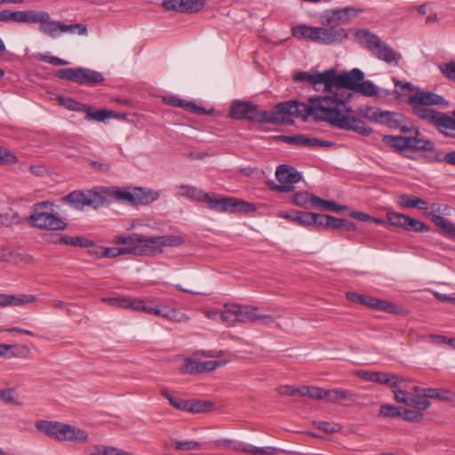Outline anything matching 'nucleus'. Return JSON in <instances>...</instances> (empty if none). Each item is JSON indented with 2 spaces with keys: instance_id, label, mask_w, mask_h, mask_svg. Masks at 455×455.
Wrapping results in <instances>:
<instances>
[{
  "instance_id": "nucleus-15",
  "label": "nucleus",
  "mask_w": 455,
  "mask_h": 455,
  "mask_svg": "<svg viewBox=\"0 0 455 455\" xmlns=\"http://www.w3.org/2000/svg\"><path fill=\"white\" fill-rule=\"evenodd\" d=\"M148 256L161 253L165 246H180L184 243L183 238L179 235L147 236Z\"/></svg>"
},
{
  "instance_id": "nucleus-3",
  "label": "nucleus",
  "mask_w": 455,
  "mask_h": 455,
  "mask_svg": "<svg viewBox=\"0 0 455 455\" xmlns=\"http://www.w3.org/2000/svg\"><path fill=\"white\" fill-rule=\"evenodd\" d=\"M313 111L309 100H307V102L291 100L276 104L272 111H258L257 107H255L252 121L275 124H291L293 123L292 117L307 121L309 117H313Z\"/></svg>"
},
{
  "instance_id": "nucleus-52",
  "label": "nucleus",
  "mask_w": 455,
  "mask_h": 455,
  "mask_svg": "<svg viewBox=\"0 0 455 455\" xmlns=\"http://www.w3.org/2000/svg\"><path fill=\"white\" fill-rule=\"evenodd\" d=\"M419 132H415V145L413 150L418 151H434L435 144L429 140L419 138Z\"/></svg>"
},
{
  "instance_id": "nucleus-35",
  "label": "nucleus",
  "mask_w": 455,
  "mask_h": 455,
  "mask_svg": "<svg viewBox=\"0 0 455 455\" xmlns=\"http://www.w3.org/2000/svg\"><path fill=\"white\" fill-rule=\"evenodd\" d=\"M39 11L25 10L12 11V22L33 24L36 23Z\"/></svg>"
},
{
  "instance_id": "nucleus-21",
  "label": "nucleus",
  "mask_w": 455,
  "mask_h": 455,
  "mask_svg": "<svg viewBox=\"0 0 455 455\" xmlns=\"http://www.w3.org/2000/svg\"><path fill=\"white\" fill-rule=\"evenodd\" d=\"M327 70L323 73L315 72L314 74H310L307 71H299L293 76L294 82H307L309 84L314 86L315 90H317L316 86L318 84H323L325 93L327 92Z\"/></svg>"
},
{
  "instance_id": "nucleus-53",
  "label": "nucleus",
  "mask_w": 455,
  "mask_h": 455,
  "mask_svg": "<svg viewBox=\"0 0 455 455\" xmlns=\"http://www.w3.org/2000/svg\"><path fill=\"white\" fill-rule=\"evenodd\" d=\"M21 218L17 212H5L0 214V228L19 224Z\"/></svg>"
},
{
  "instance_id": "nucleus-19",
  "label": "nucleus",
  "mask_w": 455,
  "mask_h": 455,
  "mask_svg": "<svg viewBox=\"0 0 455 455\" xmlns=\"http://www.w3.org/2000/svg\"><path fill=\"white\" fill-rule=\"evenodd\" d=\"M163 102L169 106L181 108L186 111L196 115H209L212 112V110L207 111L204 107L197 106L194 101L180 99L176 95L164 96Z\"/></svg>"
},
{
  "instance_id": "nucleus-25",
  "label": "nucleus",
  "mask_w": 455,
  "mask_h": 455,
  "mask_svg": "<svg viewBox=\"0 0 455 455\" xmlns=\"http://www.w3.org/2000/svg\"><path fill=\"white\" fill-rule=\"evenodd\" d=\"M371 54L386 63L395 62L397 64L401 58L400 55L392 49V47L382 40L379 42V46H377Z\"/></svg>"
},
{
  "instance_id": "nucleus-7",
  "label": "nucleus",
  "mask_w": 455,
  "mask_h": 455,
  "mask_svg": "<svg viewBox=\"0 0 455 455\" xmlns=\"http://www.w3.org/2000/svg\"><path fill=\"white\" fill-rule=\"evenodd\" d=\"M27 223L40 230H65L66 222L54 212V204L49 201L34 204Z\"/></svg>"
},
{
  "instance_id": "nucleus-58",
  "label": "nucleus",
  "mask_w": 455,
  "mask_h": 455,
  "mask_svg": "<svg viewBox=\"0 0 455 455\" xmlns=\"http://www.w3.org/2000/svg\"><path fill=\"white\" fill-rule=\"evenodd\" d=\"M417 198L408 194H402L397 197V203L402 208H415Z\"/></svg>"
},
{
  "instance_id": "nucleus-36",
  "label": "nucleus",
  "mask_w": 455,
  "mask_h": 455,
  "mask_svg": "<svg viewBox=\"0 0 455 455\" xmlns=\"http://www.w3.org/2000/svg\"><path fill=\"white\" fill-rule=\"evenodd\" d=\"M312 206L314 208H319V209H323V210H328V211L338 212H344L347 209V207L345 205H339V204H337L333 201H328V200L322 199L321 197H319L317 196L312 197Z\"/></svg>"
},
{
  "instance_id": "nucleus-57",
  "label": "nucleus",
  "mask_w": 455,
  "mask_h": 455,
  "mask_svg": "<svg viewBox=\"0 0 455 455\" xmlns=\"http://www.w3.org/2000/svg\"><path fill=\"white\" fill-rule=\"evenodd\" d=\"M404 420L409 422L419 423L423 419V414L417 410L404 409L402 411V416Z\"/></svg>"
},
{
  "instance_id": "nucleus-13",
  "label": "nucleus",
  "mask_w": 455,
  "mask_h": 455,
  "mask_svg": "<svg viewBox=\"0 0 455 455\" xmlns=\"http://www.w3.org/2000/svg\"><path fill=\"white\" fill-rule=\"evenodd\" d=\"M103 300L114 307L130 308L134 311L161 316L164 319H167L169 315V307L156 305L153 301L127 298H107Z\"/></svg>"
},
{
  "instance_id": "nucleus-46",
  "label": "nucleus",
  "mask_w": 455,
  "mask_h": 455,
  "mask_svg": "<svg viewBox=\"0 0 455 455\" xmlns=\"http://www.w3.org/2000/svg\"><path fill=\"white\" fill-rule=\"evenodd\" d=\"M404 230L406 231H413V232H428L430 231V228L426 225L424 222L418 220L412 217L408 216L404 227Z\"/></svg>"
},
{
  "instance_id": "nucleus-31",
  "label": "nucleus",
  "mask_w": 455,
  "mask_h": 455,
  "mask_svg": "<svg viewBox=\"0 0 455 455\" xmlns=\"http://www.w3.org/2000/svg\"><path fill=\"white\" fill-rule=\"evenodd\" d=\"M423 396L442 402H455V391L451 389L428 387L423 390Z\"/></svg>"
},
{
  "instance_id": "nucleus-1",
  "label": "nucleus",
  "mask_w": 455,
  "mask_h": 455,
  "mask_svg": "<svg viewBox=\"0 0 455 455\" xmlns=\"http://www.w3.org/2000/svg\"><path fill=\"white\" fill-rule=\"evenodd\" d=\"M323 100L318 109L313 111V119L316 122H326L329 124L344 130L355 132L363 136L372 133V129L366 124L349 114L353 112L350 105H345L344 100Z\"/></svg>"
},
{
  "instance_id": "nucleus-60",
  "label": "nucleus",
  "mask_w": 455,
  "mask_h": 455,
  "mask_svg": "<svg viewBox=\"0 0 455 455\" xmlns=\"http://www.w3.org/2000/svg\"><path fill=\"white\" fill-rule=\"evenodd\" d=\"M383 140L386 143H391L392 146L398 150L406 149V147H403L405 144V136H384Z\"/></svg>"
},
{
  "instance_id": "nucleus-14",
  "label": "nucleus",
  "mask_w": 455,
  "mask_h": 455,
  "mask_svg": "<svg viewBox=\"0 0 455 455\" xmlns=\"http://www.w3.org/2000/svg\"><path fill=\"white\" fill-rule=\"evenodd\" d=\"M275 178L279 184L271 181L268 183L269 188L279 193H289L293 190L294 184L298 183L302 177L293 166L280 164L275 170Z\"/></svg>"
},
{
  "instance_id": "nucleus-39",
  "label": "nucleus",
  "mask_w": 455,
  "mask_h": 455,
  "mask_svg": "<svg viewBox=\"0 0 455 455\" xmlns=\"http://www.w3.org/2000/svg\"><path fill=\"white\" fill-rule=\"evenodd\" d=\"M309 213L307 212H281L280 217L287 219L299 226L309 228Z\"/></svg>"
},
{
  "instance_id": "nucleus-18",
  "label": "nucleus",
  "mask_w": 455,
  "mask_h": 455,
  "mask_svg": "<svg viewBox=\"0 0 455 455\" xmlns=\"http://www.w3.org/2000/svg\"><path fill=\"white\" fill-rule=\"evenodd\" d=\"M360 12L353 7H344L331 10L325 14L326 25L337 26L347 23L352 17H355Z\"/></svg>"
},
{
  "instance_id": "nucleus-29",
  "label": "nucleus",
  "mask_w": 455,
  "mask_h": 455,
  "mask_svg": "<svg viewBox=\"0 0 455 455\" xmlns=\"http://www.w3.org/2000/svg\"><path fill=\"white\" fill-rule=\"evenodd\" d=\"M379 119L378 123L386 124L390 128L398 129L403 123L406 121L403 115L396 112L382 111L379 113Z\"/></svg>"
},
{
  "instance_id": "nucleus-30",
  "label": "nucleus",
  "mask_w": 455,
  "mask_h": 455,
  "mask_svg": "<svg viewBox=\"0 0 455 455\" xmlns=\"http://www.w3.org/2000/svg\"><path fill=\"white\" fill-rule=\"evenodd\" d=\"M397 382L399 384L396 387H391L392 392L394 393V399L398 403L410 405L411 403L412 395L409 390L403 388V384L407 382L404 378L398 377Z\"/></svg>"
},
{
  "instance_id": "nucleus-24",
  "label": "nucleus",
  "mask_w": 455,
  "mask_h": 455,
  "mask_svg": "<svg viewBox=\"0 0 455 455\" xmlns=\"http://www.w3.org/2000/svg\"><path fill=\"white\" fill-rule=\"evenodd\" d=\"M427 218L438 227L442 234L450 238L455 240V224L445 219L444 217L435 214L434 212L427 213Z\"/></svg>"
},
{
  "instance_id": "nucleus-32",
  "label": "nucleus",
  "mask_w": 455,
  "mask_h": 455,
  "mask_svg": "<svg viewBox=\"0 0 455 455\" xmlns=\"http://www.w3.org/2000/svg\"><path fill=\"white\" fill-rule=\"evenodd\" d=\"M84 68H60L57 71L56 76L61 80L70 81L80 84L83 83Z\"/></svg>"
},
{
  "instance_id": "nucleus-43",
  "label": "nucleus",
  "mask_w": 455,
  "mask_h": 455,
  "mask_svg": "<svg viewBox=\"0 0 455 455\" xmlns=\"http://www.w3.org/2000/svg\"><path fill=\"white\" fill-rule=\"evenodd\" d=\"M315 196V195L309 194L307 192H296L292 196V202L296 205L299 207H303L305 209L314 208L312 206V197Z\"/></svg>"
},
{
  "instance_id": "nucleus-4",
  "label": "nucleus",
  "mask_w": 455,
  "mask_h": 455,
  "mask_svg": "<svg viewBox=\"0 0 455 455\" xmlns=\"http://www.w3.org/2000/svg\"><path fill=\"white\" fill-rule=\"evenodd\" d=\"M180 196L196 202H204L207 206L218 212H251L255 211V206L244 200L235 197H217L215 194H210L191 185L179 186Z\"/></svg>"
},
{
  "instance_id": "nucleus-63",
  "label": "nucleus",
  "mask_w": 455,
  "mask_h": 455,
  "mask_svg": "<svg viewBox=\"0 0 455 455\" xmlns=\"http://www.w3.org/2000/svg\"><path fill=\"white\" fill-rule=\"evenodd\" d=\"M16 156L10 151L0 148V164H12L17 163Z\"/></svg>"
},
{
  "instance_id": "nucleus-56",
  "label": "nucleus",
  "mask_w": 455,
  "mask_h": 455,
  "mask_svg": "<svg viewBox=\"0 0 455 455\" xmlns=\"http://www.w3.org/2000/svg\"><path fill=\"white\" fill-rule=\"evenodd\" d=\"M375 310L395 314L400 313V311L397 309V307L395 304H393L390 301L380 299H378L377 300Z\"/></svg>"
},
{
  "instance_id": "nucleus-49",
  "label": "nucleus",
  "mask_w": 455,
  "mask_h": 455,
  "mask_svg": "<svg viewBox=\"0 0 455 455\" xmlns=\"http://www.w3.org/2000/svg\"><path fill=\"white\" fill-rule=\"evenodd\" d=\"M113 196L116 200L127 202L134 205V188L132 190L126 188H116L113 192Z\"/></svg>"
},
{
  "instance_id": "nucleus-37",
  "label": "nucleus",
  "mask_w": 455,
  "mask_h": 455,
  "mask_svg": "<svg viewBox=\"0 0 455 455\" xmlns=\"http://www.w3.org/2000/svg\"><path fill=\"white\" fill-rule=\"evenodd\" d=\"M104 80V76L100 72L84 68L81 85L93 86L102 84Z\"/></svg>"
},
{
  "instance_id": "nucleus-51",
  "label": "nucleus",
  "mask_w": 455,
  "mask_h": 455,
  "mask_svg": "<svg viewBox=\"0 0 455 455\" xmlns=\"http://www.w3.org/2000/svg\"><path fill=\"white\" fill-rule=\"evenodd\" d=\"M357 112L366 119L378 123L379 119V113H381L382 110L369 106H363L359 108Z\"/></svg>"
},
{
  "instance_id": "nucleus-26",
  "label": "nucleus",
  "mask_w": 455,
  "mask_h": 455,
  "mask_svg": "<svg viewBox=\"0 0 455 455\" xmlns=\"http://www.w3.org/2000/svg\"><path fill=\"white\" fill-rule=\"evenodd\" d=\"M36 296L30 294H3L0 293V307H14L35 302Z\"/></svg>"
},
{
  "instance_id": "nucleus-28",
  "label": "nucleus",
  "mask_w": 455,
  "mask_h": 455,
  "mask_svg": "<svg viewBox=\"0 0 455 455\" xmlns=\"http://www.w3.org/2000/svg\"><path fill=\"white\" fill-rule=\"evenodd\" d=\"M160 195L153 189L134 188V205H146L156 201Z\"/></svg>"
},
{
  "instance_id": "nucleus-40",
  "label": "nucleus",
  "mask_w": 455,
  "mask_h": 455,
  "mask_svg": "<svg viewBox=\"0 0 455 455\" xmlns=\"http://www.w3.org/2000/svg\"><path fill=\"white\" fill-rule=\"evenodd\" d=\"M161 395L168 400L170 405L179 411H185L187 406V400L180 398V396L174 395L167 388H162Z\"/></svg>"
},
{
  "instance_id": "nucleus-45",
  "label": "nucleus",
  "mask_w": 455,
  "mask_h": 455,
  "mask_svg": "<svg viewBox=\"0 0 455 455\" xmlns=\"http://www.w3.org/2000/svg\"><path fill=\"white\" fill-rule=\"evenodd\" d=\"M8 257L10 259H6V262L12 264L28 265L33 262V257L31 255L12 250H10Z\"/></svg>"
},
{
  "instance_id": "nucleus-12",
  "label": "nucleus",
  "mask_w": 455,
  "mask_h": 455,
  "mask_svg": "<svg viewBox=\"0 0 455 455\" xmlns=\"http://www.w3.org/2000/svg\"><path fill=\"white\" fill-rule=\"evenodd\" d=\"M62 201L76 210L83 211L86 207L96 210L103 206L107 199L96 188H92L74 190L64 196Z\"/></svg>"
},
{
  "instance_id": "nucleus-50",
  "label": "nucleus",
  "mask_w": 455,
  "mask_h": 455,
  "mask_svg": "<svg viewBox=\"0 0 455 455\" xmlns=\"http://www.w3.org/2000/svg\"><path fill=\"white\" fill-rule=\"evenodd\" d=\"M139 250L135 248L123 249L120 247H105L102 255L106 258H116L120 255L128 254L129 252H138Z\"/></svg>"
},
{
  "instance_id": "nucleus-34",
  "label": "nucleus",
  "mask_w": 455,
  "mask_h": 455,
  "mask_svg": "<svg viewBox=\"0 0 455 455\" xmlns=\"http://www.w3.org/2000/svg\"><path fill=\"white\" fill-rule=\"evenodd\" d=\"M214 407L213 403L196 399L187 400L185 411L191 413H204L211 411Z\"/></svg>"
},
{
  "instance_id": "nucleus-54",
  "label": "nucleus",
  "mask_w": 455,
  "mask_h": 455,
  "mask_svg": "<svg viewBox=\"0 0 455 455\" xmlns=\"http://www.w3.org/2000/svg\"><path fill=\"white\" fill-rule=\"evenodd\" d=\"M379 416L385 418H398L402 416V410L400 407L392 404H383L379 410Z\"/></svg>"
},
{
  "instance_id": "nucleus-61",
  "label": "nucleus",
  "mask_w": 455,
  "mask_h": 455,
  "mask_svg": "<svg viewBox=\"0 0 455 455\" xmlns=\"http://www.w3.org/2000/svg\"><path fill=\"white\" fill-rule=\"evenodd\" d=\"M36 60L54 65V66H65V65L68 64V62L67 60H62L59 57L49 56V55H45V54H38L36 56Z\"/></svg>"
},
{
  "instance_id": "nucleus-59",
  "label": "nucleus",
  "mask_w": 455,
  "mask_h": 455,
  "mask_svg": "<svg viewBox=\"0 0 455 455\" xmlns=\"http://www.w3.org/2000/svg\"><path fill=\"white\" fill-rule=\"evenodd\" d=\"M309 216V227L317 225L327 228L326 222L329 221L330 215L310 212Z\"/></svg>"
},
{
  "instance_id": "nucleus-11",
  "label": "nucleus",
  "mask_w": 455,
  "mask_h": 455,
  "mask_svg": "<svg viewBox=\"0 0 455 455\" xmlns=\"http://www.w3.org/2000/svg\"><path fill=\"white\" fill-rule=\"evenodd\" d=\"M410 104L412 107L413 113L419 118L435 125L444 135L455 138V119L445 113L427 108L426 105H420L419 103Z\"/></svg>"
},
{
  "instance_id": "nucleus-38",
  "label": "nucleus",
  "mask_w": 455,
  "mask_h": 455,
  "mask_svg": "<svg viewBox=\"0 0 455 455\" xmlns=\"http://www.w3.org/2000/svg\"><path fill=\"white\" fill-rule=\"evenodd\" d=\"M397 378L398 376L393 373L374 371L373 382L379 385H385L390 388L391 387H396L399 384V382H397Z\"/></svg>"
},
{
  "instance_id": "nucleus-33",
  "label": "nucleus",
  "mask_w": 455,
  "mask_h": 455,
  "mask_svg": "<svg viewBox=\"0 0 455 455\" xmlns=\"http://www.w3.org/2000/svg\"><path fill=\"white\" fill-rule=\"evenodd\" d=\"M361 398L359 394H355L349 390L335 389L328 390V402L335 403L338 400H347L358 403Z\"/></svg>"
},
{
  "instance_id": "nucleus-9",
  "label": "nucleus",
  "mask_w": 455,
  "mask_h": 455,
  "mask_svg": "<svg viewBox=\"0 0 455 455\" xmlns=\"http://www.w3.org/2000/svg\"><path fill=\"white\" fill-rule=\"evenodd\" d=\"M36 23H39V30L51 38H57L62 33L87 35V28L84 24L67 25L51 19L49 12L39 11Z\"/></svg>"
},
{
  "instance_id": "nucleus-2",
  "label": "nucleus",
  "mask_w": 455,
  "mask_h": 455,
  "mask_svg": "<svg viewBox=\"0 0 455 455\" xmlns=\"http://www.w3.org/2000/svg\"><path fill=\"white\" fill-rule=\"evenodd\" d=\"M327 92L325 95L309 98V102L313 110L318 109L320 105H323V100H344L345 105H349L352 98V92L347 90L355 92L360 81L365 77L364 73L359 68H353L350 71H345L338 74L333 68L327 70Z\"/></svg>"
},
{
  "instance_id": "nucleus-44",
  "label": "nucleus",
  "mask_w": 455,
  "mask_h": 455,
  "mask_svg": "<svg viewBox=\"0 0 455 455\" xmlns=\"http://www.w3.org/2000/svg\"><path fill=\"white\" fill-rule=\"evenodd\" d=\"M85 119L87 120H95L98 122H104L106 119L110 116H115L116 114L113 111H109L107 109H100L97 111H92V108L89 106V110H86Z\"/></svg>"
},
{
  "instance_id": "nucleus-64",
  "label": "nucleus",
  "mask_w": 455,
  "mask_h": 455,
  "mask_svg": "<svg viewBox=\"0 0 455 455\" xmlns=\"http://www.w3.org/2000/svg\"><path fill=\"white\" fill-rule=\"evenodd\" d=\"M308 397L316 400H328V389L318 387H310Z\"/></svg>"
},
{
  "instance_id": "nucleus-17",
  "label": "nucleus",
  "mask_w": 455,
  "mask_h": 455,
  "mask_svg": "<svg viewBox=\"0 0 455 455\" xmlns=\"http://www.w3.org/2000/svg\"><path fill=\"white\" fill-rule=\"evenodd\" d=\"M162 6L166 11L195 13L200 12L205 6V0H164Z\"/></svg>"
},
{
  "instance_id": "nucleus-62",
  "label": "nucleus",
  "mask_w": 455,
  "mask_h": 455,
  "mask_svg": "<svg viewBox=\"0 0 455 455\" xmlns=\"http://www.w3.org/2000/svg\"><path fill=\"white\" fill-rule=\"evenodd\" d=\"M226 364V361H201L200 360V373L204 371H212L218 367Z\"/></svg>"
},
{
  "instance_id": "nucleus-5",
  "label": "nucleus",
  "mask_w": 455,
  "mask_h": 455,
  "mask_svg": "<svg viewBox=\"0 0 455 455\" xmlns=\"http://www.w3.org/2000/svg\"><path fill=\"white\" fill-rule=\"evenodd\" d=\"M291 35L299 40H306L325 45L340 44L348 37L346 28L326 24L325 27L299 24L291 28Z\"/></svg>"
},
{
  "instance_id": "nucleus-20",
  "label": "nucleus",
  "mask_w": 455,
  "mask_h": 455,
  "mask_svg": "<svg viewBox=\"0 0 455 455\" xmlns=\"http://www.w3.org/2000/svg\"><path fill=\"white\" fill-rule=\"evenodd\" d=\"M255 107V105L250 102L235 100L230 107L229 116L238 120L247 119L252 121Z\"/></svg>"
},
{
  "instance_id": "nucleus-41",
  "label": "nucleus",
  "mask_w": 455,
  "mask_h": 455,
  "mask_svg": "<svg viewBox=\"0 0 455 455\" xmlns=\"http://www.w3.org/2000/svg\"><path fill=\"white\" fill-rule=\"evenodd\" d=\"M366 97L376 96L379 93V88L370 80L360 81L355 92Z\"/></svg>"
},
{
  "instance_id": "nucleus-27",
  "label": "nucleus",
  "mask_w": 455,
  "mask_h": 455,
  "mask_svg": "<svg viewBox=\"0 0 455 455\" xmlns=\"http://www.w3.org/2000/svg\"><path fill=\"white\" fill-rule=\"evenodd\" d=\"M233 450L236 451H243L252 455H275L278 450L272 446L267 447H256L250 444H243V443H235Z\"/></svg>"
},
{
  "instance_id": "nucleus-16",
  "label": "nucleus",
  "mask_w": 455,
  "mask_h": 455,
  "mask_svg": "<svg viewBox=\"0 0 455 455\" xmlns=\"http://www.w3.org/2000/svg\"><path fill=\"white\" fill-rule=\"evenodd\" d=\"M114 243L116 244H124L126 246L122 247L123 249L137 248L138 252H129L136 256H148V243L147 235L141 234H132L129 235H118L114 239Z\"/></svg>"
},
{
  "instance_id": "nucleus-8",
  "label": "nucleus",
  "mask_w": 455,
  "mask_h": 455,
  "mask_svg": "<svg viewBox=\"0 0 455 455\" xmlns=\"http://www.w3.org/2000/svg\"><path fill=\"white\" fill-rule=\"evenodd\" d=\"M36 427L39 432L60 442L71 441L83 443L89 437L86 431L59 421L39 420L36 423Z\"/></svg>"
},
{
  "instance_id": "nucleus-22",
  "label": "nucleus",
  "mask_w": 455,
  "mask_h": 455,
  "mask_svg": "<svg viewBox=\"0 0 455 455\" xmlns=\"http://www.w3.org/2000/svg\"><path fill=\"white\" fill-rule=\"evenodd\" d=\"M409 103H419L420 105L433 106L447 104L446 100L441 95L434 92L419 91L409 97Z\"/></svg>"
},
{
  "instance_id": "nucleus-48",
  "label": "nucleus",
  "mask_w": 455,
  "mask_h": 455,
  "mask_svg": "<svg viewBox=\"0 0 455 455\" xmlns=\"http://www.w3.org/2000/svg\"><path fill=\"white\" fill-rule=\"evenodd\" d=\"M407 217L408 215L395 212H389L387 213V221L391 226L398 227L403 229L405 227Z\"/></svg>"
},
{
  "instance_id": "nucleus-6",
  "label": "nucleus",
  "mask_w": 455,
  "mask_h": 455,
  "mask_svg": "<svg viewBox=\"0 0 455 455\" xmlns=\"http://www.w3.org/2000/svg\"><path fill=\"white\" fill-rule=\"evenodd\" d=\"M280 315L273 316L267 314H259L258 307L242 306L239 304H225L220 321L228 326H235V323H261L268 324L273 323Z\"/></svg>"
},
{
  "instance_id": "nucleus-42",
  "label": "nucleus",
  "mask_w": 455,
  "mask_h": 455,
  "mask_svg": "<svg viewBox=\"0 0 455 455\" xmlns=\"http://www.w3.org/2000/svg\"><path fill=\"white\" fill-rule=\"evenodd\" d=\"M60 242L67 245L79 246L84 248H87L92 245V242L87 238L80 236H68L65 235L60 236Z\"/></svg>"
},
{
  "instance_id": "nucleus-55",
  "label": "nucleus",
  "mask_w": 455,
  "mask_h": 455,
  "mask_svg": "<svg viewBox=\"0 0 455 455\" xmlns=\"http://www.w3.org/2000/svg\"><path fill=\"white\" fill-rule=\"evenodd\" d=\"M314 426L319 429L323 431L324 433L333 434L338 433L340 430V426L336 423L327 422V421H315L314 422Z\"/></svg>"
},
{
  "instance_id": "nucleus-47",
  "label": "nucleus",
  "mask_w": 455,
  "mask_h": 455,
  "mask_svg": "<svg viewBox=\"0 0 455 455\" xmlns=\"http://www.w3.org/2000/svg\"><path fill=\"white\" fill-rule=\"evenodd\" d=\"M180 371L185 374L200 373V360L194 358H186Z\"/></svg>"
},
{
  "instance_id": "nucleus-23",
  "label": "nucleus",
  "mask_w": 455,
  "mask_h": 455,
  "mask_svg": "<svg viewBox=\"0 0 455 455\" xmlns=\"http://www.w3.org/2000/svg\"><path fill=\"white\" fill-rule=\"evenodd\" d=\"M355 37L357 43L363 48L367 49L371 53L377 46H379L381 39L376 34L371 33L368 29H357L355 32Z\"/></svg>"
},
{
  "instance_id": "nucleus-10",
  "label": "nucleus",
  "mask_w": 455,
  "mask_h": 455,
  "mask_svg": "<svg viewBox=\"0 0 455 455\" xmlns=\"http://www.w3.org/2000/svg\"><path fill=\"white\" fill-rule=\"evenodd\" d=\"M410 104L412 107L413 113L419 118L435 125L444 135L455 138V119L445 113L427 108L426 105H420L419 103Z\"/></svg>"
}]
</instances>
